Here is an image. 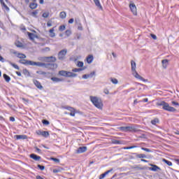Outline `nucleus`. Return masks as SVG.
I'll list each match as a JSON object with an SVG mask.
<instances>
[{"label":"nucleus","instance_id":"nucleus-1","mask_svg":"<svg viewBox=\"0 0 179 179\" xmlns=\"http://www.w3.org/2000/svg\"><path fill=\"white\" fill-rule=\"evenodd\" d=\"M19 63L26 66H40L41 68H45L46 69L50 71H54V69H57V68H58V65L55 63H44L40 62H37L24 59L19 60Z\"/></svg>","mask_w":179,"mask_h":179},{"label":"nucleus","instance_id":"nucleus-2","mask_svg":"<svg viewBox=\"0 0 179 179\" xmlns=\"http://www.w3.org/2000/svg\"><path fill=\"white\" fill-rule=\"evenodd\" d=\"M90 100L92 101V104L96 107V108H99V110L103 108V101H101V99L97 96H90Z\"/></svg>","mask_w":179,"mask_h":179},{"label":"nucleus","instance_id":"nucleus-3","mask_svg":"<svg viewBox=\"0 0 179 179\" xmlns=\"http://www.w3.org/2000/svg\"><path fill=\"white\" fill-rule=\"evenodd\" d=\"M122 132H138L139 129L136 124H131L130 126L127 127H120L118 128Z\"/></svg>","mask_w":179,"mask_h":179},{"label":"nucleus","instance_id":"nucleus-4","mask_svg":"<svg viewBox=\"0 0 179 179\" xmlns=\"http://www.w3.org/2000/svg\"><path fill=\"white\" fill-rule=\"evenodd\" d=\"M131 66L132 75L135 76L136 79H139L140 80L145 82L146 80H145V78L141 76L138 72H136V63L134 60H131Z\"/></svg>","mask_w":179,"mask_h":179},{"label":"nucleus","instance_id":"nucleus-5","mask_svg":"<svg viewBox=\"0 0 179 179\" xmlns=\"http://www.w3.org/2000/svg\"><path fill=\"white\" fill-rule=\"evenodd\" d=\"M38 59L42 62H55L57 61V58L53 56L39 57Z\"/></svg>","mask_w":179,"mask_h":179},{"label":"nucleus","instance_id":"nucleus-6","mask_svg":"<svg viewBox=\"0 0 179 179\" xmlns=\"http://www.w3.org/2000/svg\"><path fill=\"white\" fill-rule=\"evenodd\" d=\"M67 52L68 50L66 49L59 51L58 53V59H59V61H64V59H65V57H66Z\"/></svg>","mask_w":179,"mask_h":179},{"label":"nucleus","instance_id":"nucleus-7","mask_svg":"<svg viewBox=\"0 0 179 179\" xmlns=\"http://www.w3.org/2000/svg\"><path fill=\"white\" fill-rule=\"evenodd\" d=\"M162 108L165 111H169V113H176V111H177V109H176V108L170 106V105L167 102L166 103H165V106L162 107Z\"/></svg>","mask_w":179,"mask_h":179},{"label":"nucleus","instance_id":"nucleus-8","mask_svg":"<svg viewBox=\"0 0 179 179\" xmlns=\"http://www.w3.org/2000/svg\"><path fill=\"white\" fill-rule=\"evenodd\" d=\"M130 10L132 12L133 15L136 16L138 15V12L136 11V6L134 3L129 4Z\"/></svg>","mask_w":179,"mask_h":179},{"label":"nucleus","instance_id":"nucleus-9","mask_svg":"<svg viewBox=\"0 0 179 179\" xmlns=\"http://www.w3.org/2000/svg\"><path fill=\"white\" fill-rule=\"evenodd\" d=\"M87 147L86 146L79 147L76 150V153H78V154L85 153V152H87Z\"/></svg>","mask_w":179,"mask_h":179},{"label":"nucleus","instance_id":"nucleus-10","mask_svg":"<svg viewBox=\"0 0 179 179\" xmlns=\"http://www.w3.org/2000/svg\"><path fill=\"white\" fill-rule=\"evenodd\" d=\"M13 54H14L15 55H17V58H20V59H24L26 58V55L22 53H17L16 50H14L13 52Z\"/></svg>","mask_w":179,"mask_h":179},{"label":"nucleus","instance_id":"nucleus-11","mask_svg":"<svg viewBox=\"0 0 179 179\" xmlns=\"http://www.w3.org/2000/svg\"><path fill=\"white\" fill-rule=\"evenodd\" d=\"M34 85H35V86L39 89V90H43V85H41V83L39 82L37 80H34Z\"/></svg>","mask_w":179,"mask_h":179},{"label":"nucleus","instance_id":"nucleus-12","mask_svg":"<svg viewBox=\"0 0 179 179\" xmlns=\"http://www.w3.org/2000/svg\"><path fill=\"white\" fill-rule=\"evenodd\" d=\"M30 157H31V159H33L36 162H40V160H41V157L38 156L36 154H31Z\"/></svg>","mask_w":179,"mask_h":179},{"label":"nucleus","instance_id":"nucleus-13","mask_svg":"<svg viewBox=\"0 0 179 179\" xmlns=\"http://www.w3.org/2000/svg\"><path fill=\"white\" fill-rule=\"evenodd\" d=\"M96 75V72L93 71L90 74H85L83 76V79H89V78H93Z\"/></svg>","mask_w":179,"mask_h":179},{"label":"nucleus","instance_id":"nucleus-14","mask_svg":"<svg viewBox=\"0 0 179 179\" xmlns=\"http://www.w3.org/2000/svg\"><path fill=\"white\" fill-rule=\"evenodd\" d=\"M151 167L149 168V170L151 171H157L158 170H160V167L157 166L155 164H150Z\"/></svg>","mask_w":179,"mask_h":179},{"label":"nucleus","instance_id":"nucleus-15","mask_svg":"<svg viewBox=\"0 0 179 179\" xmlns=\"http://www.w3.org/2000/svg\"><path fill=\"white\" fill-rule=\"evenodd\" d=\"M96 6L101 10H103V6H101V3H100V0H93Z\"/></svg>","mask_w":179,"mask_h":179},{"label":"nucleus","instance_id":"nucleus-16","mask_svg":"<svg viewBox=\"0 0 179 179\" xmlns=\"http://www.w3.org/2000/svg\"><path fill=\"white\" fill-rule=\"evenodd\" d=\"M66 78H76L78 76V74L73 73L71 71H67Z\"/></svg>","mask_w":179,"mask_h":179},{"label":"nucleus","instance_id":"nucleus-17","mask_svg":"<svg viewBox=\"0 0 179 179\" xmlns=\"http://www.w3.org/2000/svg\"><path fill=\"white\" fill-rule=\"evenodd\" d=\"M111 171H113V169H110V170L106 171L104 173L101 174L99 176V179L104 178V177H106L107 176V174H109V173H111Z\"/></svg>","mask_w":179,"mask_h":179},{"label":"nucleus","instance_id":"nucleus-18","mask_svg":"<svg viewBox=\"0 0 179 179\" xmlns=\"http://www.w3.org/2000/svg\"><path fill=\"white\" fill-rule=\"evenodd\" d=\"M15 138H16V139L17 141H19V139H27V135H16L15 136Z\"/></svg>","mask_w":179,"mask_h":179},{"label":"nucleus","instance_id":"nucleus-19","mask_svg":"<svg viewBox=\"0 0 179 179\" xmlns=\"http://www.w3.org/2000/svg\"><path fill=\"white\" fill-rule=\"evenodd\" d=\"M51 80H52V82H54L55 83H59V82H62V79L61 78H58L57 77H52Z\"/></svg>","mask_w":179,"mask_h":179},{"label":"nucleus","instance_id":"nucleus-20","mask_svg":"<svg viewBox=\"0 0 179 179\" xmlns=\"http://www.w3.org/2000/svg\"><path fill=\"white\" fill-rule=\"evenodd\" d=\"M162 66L166 69L167 68V65H169V60L168 59H163L162 61Z\"/></svg>","mask_w":179,"mask_h":179},{"label":"nucleus","instance_id":"nucleus-21","mask_svg":"<svg viewBox=\"0 0 179 179\" xmlns=\"http://www.w3.org/2000/svg\"><path fill=\"white\" fill-rule=\"evenodd\" d=\"M22 73L24 75V76H27V78H29L30 76V72L29 71V70H27V69H24L22 70Z\"/></svg>","mask_w":179,"mask_h":179},{"label":"nucleus","instance_id":"nucleus-22","mask_svg":"<svg viewBox=\"0 0 179 179\" xmlns=\"http://www.w3.org/2000/svg\"><path fill=\"white\" fill-rule=\"evenodd\" d=\"M93 55H90L87 57V64H92V62H93Z\"/></svg>","mask_w":179,"mask_h":179},{"label":"nucleus","instance_id":"nucleus-23","mask_svg":"<svg viewBox=\"0 0 179 179\" xmlns=\"http://www.w3.org/2000/svg\"><path fill=\"white\" fill-rule=\"evenodd\" d=\"M28 34V37L29 38V39L31 40V41H33V40H34V38H36V35L31 32H27Z\"/></svg>","mask_w":179,"mask_h":179},{"label":"nucleus","instance_id":"nucleus-24","mask_svg":"<svg viewBox=\"0 0 179 179\" xmlns=\"http://www.w3.org/2000/svg\"><path fill=\"white\" fill-rule=\"evenodd\" d=\"M8 64L10 65H11V66H13L15 68V69H17V71H19L20 69V68L19 67V66H17V64H15V63H13L10 61H8Z\"/></svg>","mask_w":179,"mask_h":179},{"label":"nucleus","instance_id":"nucleus-25","mask_svg":"<svg viewBox=\"0 0 179 179\" xmlns=\"http://www.w3.org/2000/svg\"><path fill=\"white\" fill-rule=\"evenodd\" d=\"M160 120H159V118H155L154 120H151V124L152 125H157V124H159Z\"/></svg>","mask_w":179,"mask_h":179},{"label":"nucleus","instance_id":"nucleus-26","mask_svg":"<svg viewBox=\"0 0 179 179\" xmlns=\"http://www.w3.org/2000/svg\"><path fill=\"white\" fill-rule=\"evenodd\" d=\"M137 159H146V155L145 154H136Z\"/></svg>","mask_w":179,"mask_h":179},{"label":"nucleus","instance_id":"nucleus-27","mask_svg":"<svg viewBox=\"0 0 179 179\" xmlns=\"http://www.w3.org/2000/svg\"><path fill=\"white\" fill-rule=\"evenodd\" d=\"M55 29H54V28H52L49 30V33H50V37H51L52 38H53V37H55V34L54 33Z\"/></svg>","mask_w":179,"mask_h":179},{"label":"nucleus","instance_id":"nucleus-28","mask_svg":"<svg viewBox=\"0 0 179 179\" xmlns=\"http://www.w3.org/2000/svg\"><path fill=\"white\" fill-rule=\"evenodd\" d=\"M162 162H163V163H165L166 164H167V166H173V162H171L166 159H163Z\"/></svg>","mask_w":179,"mask_h":179},{"label":"nucleus","instance_id":"nucleus-29","mask_svg":"<svg viewBox=\"0 0 179 179\" xmlns=\"http://www.w3.org/2000/svg\"><path fill=\"white\" fill-rule=\"evenodd\" d=\"M41 136H43V138H48L50 136V133H48V131H43Z\"/></svg>","mask_w":179,"mask_h":179},{"label":"nucleus","instance_id":"nucleus-30","mask_svg":"<svg viewBox=\"0 0 179 179\" xmlns=\"http://www.w3.org/2000/svg\"><path fill=\"white\" fill-rule=\"evenodd\" d=\"M3 77L4 78V80H6V82H7L8 83V82H10V77L6 74H3Z\"/></svg>","mask_w":179,"mask_h":179},{"label":"nucleus","instance_id":"nucleus-31","mask_svg":"<svg viewBox=\"0 0 179 179\" xmlns=\"http://www.w3.org/2000/svg\"><path fill=\"white\" fill-rule=\"evenodd\" d=\"M59 17L60 19H65V17H66V13L64 11L61 12L59 14Z\"/></svg>","mask_w":179,"mask_h":179},{"label":"nucleus","instance_id":"nucleus-32","mask_svg":"<svg viewBox=\"0 0 179 179\" xmlns=\"http://www.w3.org/2000/svg\"><path fill=\"white\" fill-rule=\"evenodd\" d=\"M37 6H38V5H37V3H31L29 4V8H30L31 9H36V8H37Z\"/></svg>","mask_w":179,"mask_h":179},{"label":"nucleus","instance_id":"nucleus-33","mask_svg":"<svg viewBox=\"0 0 179 179\" xmlns=\"http://www.w3.org/2000/svg\"><path fill=\"white\" fill-rule=\"evenodd\" d=\"M67 71L62 70L60 71H59V75H60L61 76H65L66 78V75H67Z\"/></svg>","mask_w":179,"mask_h":179},{"label":"nucleus","instance_id":"nucleus-34","mask_svg":"<svg viewBox=\"0 0 179 179\" xmlns=\"http://www.w3.org/2000/svg\"><path fill=\"white\" fill-rule=\"evenodd\" d=\"M0 2H1L2 6H3V8H5L6 10H9V7H8L7 5L5 3V2H3V0H0Z\"/></svg>","mask_w":179,"mask_h":179},{"label":"nucleus","instance_id":"nucleus-35","mask_svg":"<svg viewBox=\"0 0 179 179\" xmlns=\"http://www.w3.org/2000/svg\"><path fill=\"white\" fill-rule=\"evenodd\" d=\"M110 82H112L113 85H117L118 83V80H117V78H110Z\"/></svg>","mask_w":179,"mask_h":179},{"label":"nucleus","instance_id":"nucleus-36","mask_svg":"<svg viewBox=\"0 0 179 179\" xmlns=\"http://www.w3.org/2000/svg\"><path fill=\"white\" fill-rule=\"evenodd\" d=\"M15 45L18 48H22V47H23V43H22V42H20V41H17L15 43Z\"/></svg>","mask_w":179,"mask_h":179},{"label":"nucleus","instance_id":"nucleus-37","mask_svg":"<svg viewBox=\"0 0 179 179\" xmlns=\"http://www.w3.org/2000/svg\"><path fill=\"white\" fill-rule=\"evenodd\" d=\"M31 16H33L34 17H36V16H37V15H38V10H34L31 13Z\"/></svg>","mask_w":179,"mask_h":179},{"label":"nucleus","instance_id":"nucleus-38","mask_svg":"<svg viewBox=\"0 0 179 179\" xmlns=\"http://www.w3.org/2000/svg\"><path fill=\"white\" fill-rule=\"evenodd\" d=\"M141 150H144L145 152H147L148 153H150L152 152L151 149L146 148H141Z\"/></svg>","mask_w":179,"mask_h":179},{"label":"nucleus","instance_id":"nucleus-39","mask_svg":"<svg viewBox=\"0 0 179 179\" xmlns=\"http://www.w3.org/2000/svg\"><path fill=\"white\" fill-rule=\"evenodd\" d=\"M42 16L45 18L47 19L48 16H50V13L49 12H45L43 13Z\"/></svg>","mask_w":179,"mask_h":179},{"label":"nucleus","instance_id":"nucleus-40","mask_svg":"<svg viewBox=\"0 0 179 179\" xmlns=\"http://www.w3.org/2000/svg\"><path fill=\"white\" fill-rule=\"evenodd\" d=\"M50 160H52L55 163H59V159L58 158L50 157Z\"/></svg>","mask_w":179,"mask_h":179},{"label":"nucleus","instance_id":"nucleus-41","mask_svg":"<svg viewBox=\"0 0 179 179\" xmlns=\"http://www.w3.org/2000/svg\"><path fill=\"white\" fill-rule=\"evenodd\" d=\"M65 34H66V36H67V37H69V36H71V34H72V32L71 31V30L67 29V30L65 31Z\"/></svg>","mask_w":179,"mask_h":179},{"label":"nucleus","instance_id":"nucleus-42","mask_svg":"<svg viewBox=\"0 0 179 179\" xmlns=\"http://www.w3.org/2000/svg\"><path fill=\"white\" fill-rule=\"evenodd\" d=\"M42 123L43 124V125H50V122L47 120H43Z\"/></svg>","mask_w":179,"mask_h":179},{"label":"nucleus","instance_id":"nucleus-43","mask_svg":"<svg viewBox=\"0 0 179 179\" xmlns=\"http://www.w3.org/2000/svg\"><path fill=\"white\" fill-rule=\"evenodd\" d=\"M83 71V69H82V68H80V69H73L72 70V72H80V71Z\"/></svg>","mask_w":179,"mask_h":179},{"label":"nucleus","instance_id":"nucleus-44","mask_svg":"<svg viewBox=\"0 0 179 179\" xmlns=\"http://www.w3.org/2000/svg\"><path fill=\"white\" fill-rule=\"evenodd\" d=\"M36 73H38V75H47V73L45 71H36Z\"/></svg>","mask_w":179,"mask_h":179},{"label":"nucleus","instance_id":"nucleus-45","mask_svg":"<svg viewBox=\"0 0 179 179\" xmlns=\"http://www.w3.org/2000/svg\"><path fill=\"white\" fill-rule=\"evenodd\" d=\"M167 102H166V101H161V102H159V103H158V106H162V107H164L165 106H166V103Z\"/></svg>","mask_w":179,"mask_h":179},{"label":"nucleus","instance_id":"nucleus-46","mask_svg":"<svg viewBox=\"0 0 179 179\" xmlns=\"http://www.w3.org/2000/svg\"><path fill=\"white\" fill-rule=\"evenodd\" d=\"M65 25H61L59 27V31H64V30H65Z\"/></svg>","mask_w":179,"mask_h":179},{"label":"nucleus","instance_id":"nucleus-47","mask_svg":"<svg viewBox=\"0 0 179 179\" xmlns=\"http://www.w3.org/2000/svg\"><path fill=\"white\" fill-rule=\"evenodd\" d=\"M77 66H78V68H82L83 66V62H78Z\"/></svg>","mask_w":179,"mask_h":179},{"label":"nucleus","instance_id":"nucleus-48","mask_svg":"<svg viewBox=\"0 0 179 179\" xmlns=\"http://www.w3.org/2000/svg\"><path fill=\"white\" fill-rule=\"evenodd\" d=\"M76 114V110H73L69 113V115H71V117H75Z\"/></svg>","mask_w":179,"mask_h":179},{"label":"nucleus","instance_id":"nucleus-49","mask_svg":"<svg viewBox=\"0 0 179 179\" xmlns=\"http://www.w3.org/2000/svg\"><path fill=\"white\" fill-rule=\"evenodd\" d=\"M37 166L40 169V170H41V171H43L45 169V166L40 165V164H38Z\"/></svg>","mask_w":179,"mask_h":179},{"label":"nucleus","instance_id":"nucleus-50","mask_svg":"<svg viewBox=\"0 0 179 179\" xmlns=\"http://www.w3.org/2000/svg\"><path fill=\"white\" fill-rule=\"evenodd\" d=\"M171 103L173 104V106H179V103L178 102H176L175 101H173L171 102Z\"/></svg>","mask_w":179,"mask_h":179},{"label":"nucleus","instance_id":"nucleus-51","mask_svg":"<svg viewBox=\"0 0 179 179\" xmlns=\"http://www.w3.org/2000/svg\"><path fill=\"white\" fill-rule=\"evenodd\" d=\"M36 134H37V135H39V136H41V135H42V134H43V131L38 130V131H36Z\"/></svg>","mask_w":179,"mask_h":179},{"label":"nucleus","instance_id":"nucleus-52","mask_svg":"<svg viewBox=\"0 0 179 179\" xmlns=\"http://www.w3.org/2000/svg\"><path fill=\"white\" fill-rule=\"evenodd\" d=\"M103 93H105V94H110V91H108V90H107V89H105L103 90Z\"/></svg>","mask_w":179,"mask_h":179},{"label":"nucleus","instance_id":"nucleus-53","mask_svg":"<svg viewBox=\"0 0 179 179\" xmlns=\"http://www.w3.org/2000/svg\"><path fill=\"white\" fill-rule=\"evenodd\" d=\"M64 108H65V110H68L69 111L72 110V107H71V106H65Z\"/></svg>","mask_w":179,"mask_h":179},{"label":"nucleus","instance_id":"nucleus-54","mask_svg":"<svg viewBox=\"0 0 179 179\" xmlns=\"http://www.w3.org/2000/svg\"><path fill=\"white\" fill-rule=\"evenodd\" d=\"M151 37L153 38V40H157V36L155 34H151Z\"/></svg>","mask_w":179,"mask_h":179},{"label":"nucleus","instance_id":"nucleus-55","mask_svg":"<svg viewBox=\"0 0 179 179\" xmlns=\"http://www.w3.org/2000/svg\"><path fill=\"white\" fill-rule=\"evenodd\" d=\"M74 21H75V20H74L73 18H71V19H70V20H69V23L70 24H72V23H73Z\"/></svg>","mask_w":179,"mask_h":179},{"label":"nucleus","instance_id":"nucleus-56","mask_svg":"<svg viewBox=\"0 0 179 179\" xmlns=\"http://www.w3.org/2000/svg\"><path fill=\"white\" fill-rule=\"evenodd\" d=\"M35 149L38 153H41V150L40 148L36 147Z\"/></svg>","mask_w":179,"mask_h":179},{"label":"nucleus","instance_id":"nucleus-57","mask_svg":"<svg viewBox=\"0 0 179 179\" xmlns=\"http://www.w3.org/2000/svg\"><path fill=\"white\" fill-rule=\"evenodd\" d=\"M134 148H136V145H133V146L125 148V149H127V150H129V149H134Z\"/></svg>","mask_w":179,"mask_h":179},{"label":"nucleus","instance_id":"nucleus-58","mask_svg":"<svg viewBox=\"0 0 179 179\" xmlns=\"http://www.w3.org/2000/svg\"><path fill=\"white\" fill-rule=\"evenodd\" d=\"M59 171H61L59 169H53V173H59Z\"/></svg>","mask_w":179,"mask_h":179},{"label":"nucleus","instance_id":"nucleus-59","mask_svg":"<svg viewBox=\"0 0 179 179\" xmlns=\"http://www.w3.org/2000/svg\"><path fill=\"white\" fill-rule=\"evenodd\" d=\"M0 61L1 62H5V59L2 56H0Z\"/></svg>","mask_w":179,"mask_h":179},{"label":"nucleus","instance_id":"nucleus-60","mask_svg":"<svg viewBox=\"0 0 179 179\" xmlns=\"http://www.w3.org/2000/svg\"><path fill=\"white\" fill-rule=\"evenodd\" d=\"M78 30H83V27H82L81 24H80V25L78 26Z\"/></svg>","mask_w":179,"mask_h":179},{"label":"nucleus","instance_id":"nucleus-61","mask_svg":"<svg viewBox=\"0 0 179 179\" xmlns=\"http://www.w3.org/2000/svg\"><path fill=\"white\" fill-rule=\"evenodd\" d=\"M47 26L48 27H51V26H52V24L50 22H48Z\"/></svg>","mask_w":179,"mask_h":179},{"label":"nucleus","instance_id":"nucleus-62","mask_svg":"<svg viewBox=\"0 0 179 179\" xmlns=\"http://www.w3.org/2000/svg\"><path fill=\"white\" fill-rule=\"evenodd\" d=\"M15 73L17 76H22V73H20V71H16Z\"/></svg>","mask_w":179,"mask_h":179},{"label":"nucleus","instance_id":"nucleus-63","mask_svg":"<svg viewBox=\"0 0 179 179\" xmlns=\"http://www.w3.org/2000/svg\"><path fill=\"white\" fill-rule=\"evenodd\" d=\"M10 121H12V122H15V117H10Z\"/></svg>","mask_w":179,"mask_h":179},{"label":"nucleus","instance_id":"nucleus-64","mask_svg":"<svg viewBox=\"0 0 179 179\" xmlns=\"http://www.w3.org/2000/svg\"><path fill=\"white\" fill-rule=\"evenodd\" d=\"M174 134H175L176 135H179V130H176V131H174Z\"/></svg>","mask_w":179,"mask_h":179}]
</instances>
